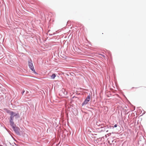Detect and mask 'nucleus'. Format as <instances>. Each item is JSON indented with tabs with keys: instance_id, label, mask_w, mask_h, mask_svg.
<instances>
[{
	"instance_id": "f257e3e1",
	"label": "nucleus",
	"mask_w": 146,
	"mask_h": 146,
	"mask_svg": "<svg viewBox=\"0 0 146 146\" xmlns=\"http://www.w3.org/2000/svg\"><path fill=\"white\" fill-rule=\"evenodd\" d=\"M90 95L89 94L88 96L85 99L84 101L82 104V106H83L86 105L88 104V102L90 101Z\"/></svg>"
},
{
	"instance_id": "f03ea898",
	"label": "nucleus",
	"mask_w": 146,
	"mask_h": 146,
	"mask_svg": "<svg viewBox=\"0 0 146 146\" xmlns=\"http://www.w3.org/2000/svg\"><path fill=\"white\" fill-rule=\"evenodd\" d=\"M9 113L10 115V119H13V117L14 116H17L18 115V113H15L14 112L12 111H10L9 112Z\"/></svg>"
},
{
	"instance_id": "7ed1b4c3",
	"label": "nucleus",
	"mask_w": 146,
	"mask_h": 146,
	"mask_svg": "<svg viewBox=\"0 0 146 146\" xmlns=\"http://www.w3.org/2000/svg\"><path fill=\"white\" fill-rule=\"evenodd\" d=\"M29 66L31 70L34 72V73H36V72L34 68L33 64L32 61L29 62Z\"/></svg>"
},
{
	"instance_id": "20e7f679",
	"label": "nucleus",
	"mask_w": 146,
	"mask_h": 146,
	"mask_svg": "<svg viewBox=\"0 0 146 146\" xmlns=\"http://www.w3.org/2000/svg\"><path fill=\"white\" fill-rule=\"evenodd\" d=\"M14 129V130L15 131V132L17 133V134H19V131L20 130V129L18 127H16L15 126L14 127V128H13Z\"/></svg>"
},
{
	"instance_id": "39448f33",
	"label": "nucleus",
	"mask_w": 146,
	"mask_h": 146,
	"mask_svg": "<svg viewBox=\"0 0 146 146\" xmlns=\"http://www.w3.org/2000/svg\"><path fill=\"white\" fill-rule=\"evenodd\" d=\"M10 124L11 126L13 128H14V127L15 126V125L14 124V122H13V119H10Z\"/></svg>"
},
{
	"instance_id": "423d86ee",
	"label": "nucleus",
	"mask_w": 146,
	"mask_h": 146,
	"mask_svg": "<svg viewBox=\"0 0 146 146\" xmlns=\"http://www.w3.org/2000/svg\"><path fill=\"white\" fill-rule=\"evenodd\" d=\"M56 77L55 74H53L51 76V79H54Z\"/></svg>"
},
{
	"instance_id": "0eeeda50",
	"label": "nucleus",
	"mask_w": 146,
	"mask_h": 146,
	"mask_svg": "<svg viewBox=\"0 0 146 146\" xmlns=\"http://www.w3.org/2000/svg\"><path fill=\"white\" fill-rule=\"evenodd\" d=\"M25 91L24 90H23V92H22V95H23V93H24V92H25Z\"/></svg>"
},
{
	"instance_id": "6e6552de",
	"label": "nucleus",
	"mask_w": 146,
	"mask_h": 146,
	"mask_svg": "<svg viewBox=\"0 0 146 146\" xmlns=\"http://www.w3.org/2000/svg\"><path fill=\"white\" fill-rule=\"evenodd\" d=\"M117 127V124H115L114 126V127Z\"/></svg>"
},
{
	"instance_id": "1a4fd4ad",
	"label": "nucleus",
	"mask_w": 146,
	"mask_h": 146,
	"mask_svg": "<svg viewBox=\"0 0 146 146\" xmlns=\"http://www.w3.org/2000/svg\"><path fill=\"white\" fill-rule=\"evenodd\" d=\"M75 98H77V97H75Z\"/></svg>"
}]
</instances>
